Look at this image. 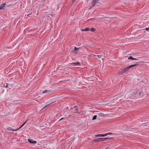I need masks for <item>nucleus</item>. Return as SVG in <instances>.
Returning <instances> with one entry per match:
<instances>
[{
  "instance_id": "obj_1",
  "label": "nucleus",
  "mask_w": 149,
  "mask_h": 149,
  "mask_svg": "<svg viewBox=\"0 0 149 149\" xmlns=\"http://www.w3.org/2000/svg\"><path fill=\"white\" fill-rule=\"evenodd\" d=\"M138 65L137 64H134L131 65L126 68H124L122 70L123 72L125 73L129 70L132 67L137 66Z\"/></svg>"
},
{
  "instance_id": "obj_2",
  "label": "nucleus",
  "mask_w": 149,
  "mask_h": 149,
  "mask_svg": "<svg viewBox=\"0 0 149 149\" xmlns=\"http://www.w3.org/2000/svg\"><path fill=\"white\" fill-rule=\"evenodd\" d=\"M100 0H93L92 3L93 4L92 7L94 6L96 3H98V1Z\"/></svg>"
},
{
  "instance_id": "obj_3",
  "label": "nucleus",
  "mask_w": 149,
  "mask_h": 149,
  "mask_svg": "<svg viewBox=\"0 0 149 149\" xmlns=\"http://www.w3.org/2000/svg\"><path fill=\"white\" fill-rule=\"evenodd\" d=\"M28 141L29 143H31L35 144L37 143V141H33L32 139H28Z\"/></svg>"
},
{
  "instance_id": "obj_4",
  "label": "nucleus",
  "mask_w": 149,
  "mask_h": 149,
  "mask_svg": "<svg viewBox=\"0 0 149 149\" xmlns=\"http://www.w3.org/2000/svg\"><path fill=\"white\" fill-rule=\"evenodd\" d=\"M72 109H74V112L76 113H78V107H77V106H75L74 107L72 108Z\"/></svg>"
},
{
  "instance_id": "obj_5",
  "label": "nucleus",
  "mask_w": 149,
  "mask_h": 149,
  "mask_svg": "<svg viewBox=\"0 0 149 149\" xmlns=\"http://www.w3.org/2000/svg\"><path fill=\"white\" fill-rule=\"evenodd\" d=\"M6 3H3L0 5V10H3L4 9V7L6 5Z\"/></svg>"
},
{
  "instance_id": "obj_6",
  "label": "nucleus",
  "mask_w": 149,
  "mask_h": 149,
  "mask_svg": "<svg viewBox=\"0 0 149 149\" xmlns=\"http://www.w3.org/2000/svg\"><path fill=\"white\" fill-rule=\"evenodd\" d=\"M79 49V48H77L75 47H74V49L73 50V52L76 53Z\"/></svg>"
},
{
  "instance_id": "obj_7",
  "label": "nucleus",
  "mask_w": 149,
  "mask_h": 149,
  "mask_svg": "<svg viewBox=\"0 0 149 149\" xmlns=\"http://www.w3.org/2000/svg\"><path fill=\"white\" fill-rule=\"evenodd\" d=\"M128 59L132 60H138V59H137L136 58L132 57L131 56H129V57H128Z\"/></svg>"
},
{
  "instance_id": "obj_8",
  "label": "nucleus",
  "mask_w": 149,
  "mask_h": 149,
  "mask_svg": "<svg viewBox=\"0 0 149 149\" xmlns=\"http://www.w3.org/2000/svg\"><path fill=\"white\" fill-rule=\"evenodd\" d=\"M51 92V91L50 90H46L45 91H43L42 93H49Z\"/></svg>"
},
{
  "instance_id": "obj_9",
  "label": "nucleus",
  "mask_w": 149,
  "mask_h": 149,
  "mask_svg": "<svg viewBox=\"0 0 149 149\" xmlns=\"http://www.w3.org/2000/svg\"><path fill=\"white\" fill-rule=\"evenodd\" d=\"M71 64H74L76 65H80V63L79 62H75L73 63H72Z\"/></svg>"
},
{
  "instance_id": "obj_10",
  "label": "nucleus",
  "mask_w": 149,
  "mask_h": 149,
  "mask_svg": "<svg viewBox=\"0 0 149 149\" xmlns=\"http://www.w3.org/2000/svg\"><path fill=\"white\" fill-rule=\"evenodd\" d=\"M81 30L82 31H87L90 30V29H89V28L87 27V28H85L84 29H81Z\"/></svg>"
},
{
  "instance_id": "obj_11",
  "label": "nucleus",
  "mask_w": 149,
  "mask_h": 149,
  "mask_svg": "<svg viewBox=\"0 0 149 149\" xmlns=\"http://www.w3.org/2000/svg\"><path fill=\"white\" fill-rule=\"evenodd\" d=\"M100 138H98L94 140L93 141L94 142H98L99 141H100L101 140H100Z\"/></svg>"
},
{
  "instance_id": "obj_12",
  "label": "nucleus",
  "mask_w": 149,
  "mask_h": 149,
  "mask_svg": "<svg viewBox=\"0 0 149 149\" xmlns=\"http://www.w3.org/2000/svg\"><path fill=\"white\" fill-rule=\"evenodd\" d=\"M104 138L105 141H106V140L113 139V137H108V138L107 137V138Z\"/></svg>"
},
{
  "instance_id": "obj_13",
  "label": "nucleus",
  "mask_w": 149,
  "mask_h": 149,
  "mask_svg": "<svg viewBox=\"0 0 149 149\" xmlns=\"http://www.w3.org/2000/svg\"><path fill=\"white\" fill-rule=\"evenodd\" d=\"M8 84L6 83H5L3 85V87L6 88H8Z\"/></svg>"
},
{
  "instance_id": "obj_14",
  "label": "nucleus",
  "mask_w": 149,
  "mask_h": 149,
  "mask_svg": "<svg viewBox=\"0 0 149 149\" xmlns=\"http://www.w3.org/2000/svg\"><path fill=\"white\" fill-rule=\"evenodd\" d=\"M55 102V101L51 103H50V104H49L47 105V106H45L42 110V109L45 108L46 107H47L48 106H49L50 105L52 104L54 102Z\"/></svg>"
},
{
  "instance_id": "obj_15",
  "label": "nucleus",
  "mask_w": 149,
  "mask_h": 149,
  "mask_svg": "<svg viewBox=\"0 0 149 149\" xmlns=\"http://www.w3.org/2000/svg\"><path fill=\"white\" fill-rule=\"evenodd\" d=\"M89 31H91L93 32H95V29L93 28H92L91 29H90Z\"/></svg>"
},
{
  "instance_id": "obj_16",
  "label": "nucleus",
  "mask_w": 149,
  "mask_h": 149,
  "mask_svg": "<svg viewBox=\"0 0 149 149\" xmlns=\"http://www.w3.org/2000/svg\"><path fill=\"white\" fill-rule=\"evenodd\" d=\"M97 117V115H95L94 116H93V119H92V120H93L96 119Z\"/></svg>"
},
{
  "instance_id": "obj_17",
  "label": "nucleus",
  "mask_w": 149,
  "mask_h": 149,
  "mask_svg": "<svg viewBox=\"0 0 149 149\" xmlns=\"http://www.w3.org/2000/svg\"><path fill=\"white\" fill-rule=\"evenodd\" d=\"M102 56L101 55H94V56L95 57V58H97L96 56L97 57H98L99 58H100L101 57V56Z\"/></svg>"
},
{
  "instance_id": "obj_18",
  "label": "nucleus",
  "mask_w": 149,
  "mask_h": 149,
  "mask_svg": "<svg viewBox=\"0 0 149 149\" xmlns=\"http://www.w3.org/2000/svg\"><path fill=\"white\" fill-rule=\"evenodd\" d=\"M95 136L96 137H100L102 136V134H99L97 135H95Z\"/></svg>"
},
{
  "instance_id": "obj_19",
  "label": "nucleus",
  "mask_w": 149,
  "mask_h": 149,
  "mask_svg": "<svg viewBox=\"0 0 149 149\" xmlns=\"http://www.w3.org/2000/svg\"><path fill=\"white\" fill-rule=\"evenodd\" d=\"M8 129L10 130H11V131H17V130H18L17 129V130H13L11 128H8Z\"/></svg>"
},
{
  "instance_id": "obj_20",
  "label": "nucleus",
  "mask_w": 149,
  "mask_h": 149,
  "mask_svg": "<svg viewBox=\"0 0 149 149\" xmlns=\"http://www.w3.org/2000/svg\"><path fill=\"white\" fill-rule=\"evenodd\" d=\"M143 91H141L140 92V93H139V95L140 96H141V97H142V95H141V94L143 93Z\"/></svg>"
},
{
  "instance_id": "obj_21",
  "label": "nucleus",
  "mask_w": 149,
  "mask_h": 149,
  "mask_svg": "<svg viewBox=\"0 0 149 149\" xmlns=\"http://www.w3.org/2000/svg\"><path fill=\"white\" fill-rule=\"evenodd\" d=\"M100 140H101V141H105L104 138H100Z\"/></svg>"
},
{
  "instance_id": "obj_22",
  "label": "nucleus",
  "mask_w": 149,
  "mask_h": 149,
  "mask_svg": "<svg viewBox=\"0 0 149 149\" xmlns=\"http://www.w3.org/2000/svg\"><path fill=\"white\" fill-rule=\"evenodd\" d=\"M107 133L105 134H102V137L105 136H107Z\"/></svg>"
},
{
  "instance_id": "obj_23",
  "label": "nucleus",
  "mask_w": 149,
  "mask_h": 149,
  "mask_svg": "<svg viewBox=\"0 0 149 149\" xmlns=\"http://www.w3.org/2000/svg\"><path fill=\"white\" fill-rule=\"evenodd\" d=\"M24 124H23L21 125V127H19L18 129H17V130H19L20 129L21 127H23V126H24Z\"/></svg>"
},
{
  "instance_id": "obj_24",
  "label": "nucleus",
  "mask_w": 149,
  "mask_h": 149,
  "mask_svg": "<svg viewBox=\"0 0 149 149\" xmlns=\"http://www.w3.org/2000/svg\"><path fill=\"white\" fill-rule=\"evenodd\" d=\"M102 113H100L98 114V115L100 116H102Z\"/></svg>"
},
{
  "instance_id": "obj_25",
  "label": "nucleus",
  "mask_w": 149,
  "mask_h": 149,
  "mask_svg": "<svg viewBox=\"0 0 149 149\" xmlns=\"http://www.w3.org/2000/svg\"><path fill=\"white\" fill-rule=\"evenodd\" d=\"M112 134V133H111V132H109V133H107V135H109V134Z\"/></svg>"
},
{
  "instance_id": "obj_26",
  "label": "nucleus",
  "mask_w": 149,
  "mask_h": 149,
  "mask_svg": "<svg viewBox=\"0 0 149 149\" xmlns=\"http://www.w3.org/2000/svg\"><path fill=\"white\" fill-rule=\"evenodd\" d=\"M138 93V91H136V92H134V94H136V93Z\"/></svg>"
},
{
  "instance_id": "obj_27",
  "label": "nucleus",
  "mask_w": 149,
  "mask_h": 149,
  "mask_svg": "<svg viewBox=\"0 0 149 149\" xmlns=\"http://www.w3.org/2000/svg\"><path fill=\"white\" fill-rule=\"evenodd\" d=\"M28 120H27L23 124L25 125V124L26 123V122Z\"/></svg>"
},
{
  "instance_id": "obj_28",
  "label": "nucleus",
  "mask_w": 149,
  "mask_h": 149,
  "mask_svg": "<svg viewBox=\"0 0 149 149\" xmlns=\"http://www.w3.org/2000/svg\"><path fill=\"white\" fill-rule=\"evenodd\" d=\"M146 30L147 31L149 29V28H146Z\"/></svg>"
},
{
  "instance_id": "obj_29",
  "label": "nucleus",
  "mask_w": 149,
  "mask_h": 149,
  "mask_svg": "<svg viewBox=\"0 0 149 149\" xmlns=\"http://www.w3.org/2000/svg\"><path fill=\"white\" fill-rule=\"evenodd\" d=\"M63 119V118H61V119H60L59 120H62Z\"/></svg>"
},
{
  "instance_id": "obj_30",
  "label": "nucleus",
  "mask_w": 149,
  "mask_h": 149,
  "mask_svg": "<svg viewBox=\"0 0 149 149\" xmlns=\"http://www.w3.org/2000/svg\"><path fill=\"white\" fill-rule=\"evenodd\" d=\"M30 15V14H28V15L27 16H28V15Z\"/></svg>"
},
{
  "instance_id": "obj_31",
  "label": "nucleus",
  "mask_w": 149,
  "mask_h": 149,
  "mask_svg": "<svg viewBox=\"0 0 149 149\" xmlns=\"http://www.w3.org/2000/svg\"><path fill=\"white\" fill-rule=\"evenodd\" d=\"M74 0H72V1H74Z\"/></svg>"
},
{
  "instance_id": "obj_32",
  "label": "nucleus",
  "mask_w": 149,
  "mask_h": 149,
  "mask_svg": "<svg viewBox=\"0 0 149 149\" xmlns=\"http://www.w3.org/2000/svg\"><path fill=\"white\" fill-rule=\"evenodd\" d=\"M74 0H72V1H74Z\"/></svg>"
}]
</instances>
